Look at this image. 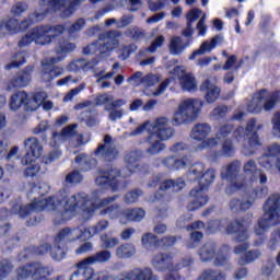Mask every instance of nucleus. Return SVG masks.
I'll list each match as a JSON object with an SVG mask.
<instances>
[{
    "instance_id": "nucleus-1",
    "label": "nucleus",
    "mask_w": 280,
    "mask_h": 280,
    "mask_svg": "<svg viewBox=\"0 0 280 280\" xmlns=\"http://www.w3.org/2000/svg\"><path fill=\"white\" fill-rule=\"evenodd\" d=\"M102 198V190H94L92 197L84 192L69 196V190L63 189L57 196L49 198H35L31 205L26 206V215L34 213V211H52L55 215V224H62L75 218L80 211L85 220H91L93 213L97 209L100 215H108L109 220H118L120 224H128V222H141L145 218V210L142 208L120 209L119 205L115 202L119 196Z\"/></svg>"
},
{
    "instance_id": "nucleus-2",
    "label": "nucleus",
    "mask_w": 280,
    "mask_h": 280,
    "mask_svg": "<svg viewBox=\"0 0 280 280\" xmlns=\"http://www.w3.org/2000/svg\"><path fill=\"white\" fill-rule=\"evenodd\" d=\"M242 163L234 161L221 170V178L226 183H230V187L226 188V194H233V191H245L247 200L241 201L240 199H233L230 202V209L232 211H248L255 200L258 198H266L268 196V187L264 186L268 183V177L261 171L257 170L255 161L249 160L245 163L243 170L244 174L240 175ZM260 183L261 186L255 184Z\"/></svg>"
},
{
    "instance_id": "nucleus-3",
    "label": "nucleus",
    "mask_w": 280,
    "mask_h": 280,
    "mask_svg": "<svg viewBox=\"0 0 280 280\" xmlns=\"http://www.w3.org/2000/svg\"><path fill=\"white\" fill-rule=\"evenodd\" d=\"M141 153L139 151L129 152L126 158L127 167L121 172L117 168H109L108 171H101L96 177L97 187H110L113 191H121L126 189V182L124 178L132 176L135 172H139V159Z\"/></svg>"
},
{
    "instance_id": "nucleus-4",
    "label": "nucleus",
    "mask_w": 280,
    "mask_h": 280,
    "mask_svg": "<svg viewBox=\"0 0 280 280\" xmlns=\"http://www.w3.org/2000/svg\"><path fill=\"white\" fill-rule=\"evenodd\" d=\"M261 128H264L261 124L257 125L255 119H250L247 122L246 129L238 127L233 132L237 143L242 144V154L245 156H253L257 149L261 148V140H259V135H257V130H261Z\"/></svg>"
},
{
    "instance_id": "nucleus-5",
    "label": "nucleus",
    "mask_w": 280,
    "mask_h": 280,
    "mask_svg": "<svg viewBox=\"0 0 280 280\" xmlns=\"http://www.w3.org/2000/svg\"><path fill=\"white\" fill-rule=\"evenodd\" d=\"M65 33L62 25H39L28 31L19 42V47H27L35 43V45H51L58 36Z\"/></svg>"
},
{
    "instance_id": "nucleus-6",
    "label": "nucleus",
    "mask_w": 280,
    "mask_h": 280,
    "mask_svg": "<svg viewBox=\"0 0 280 280\" xmlns=\"http://www.w3.org/2000/svg\"><path fill=\"white\" fill-rule=\"evenodd\" d=\"M264 214L255 226L258 237H264L271 226L280 224V195H271L262 207Z\"/></svg>"
},
{
    "instance_id": "nucleus-7",
    "label": "nucleus",
    "mask_w": 280,
    "mask_h": 280,
    "mask_svg": "<svg viewBox=\"0 0 280 280\" xmlns=\"http://www.w3.org/2000/svg\"><path fill=\"white\" fill-rule=\"evenodd\" d=\"M144 132H155L161 141H170L174 137V128L170 125V118L161 116L153 121L147 120L129 133V137H141Z\"/></svg>"
},
{
    "instance_id": "nucleus-8",
    "label": "nucleus",
    "mask_w": 280,
    "mask_h": 280,
    "mask_svg": "<svg viewBox=\"0 0 280 280\" xmlns=\"http://www.w3.org/2000/svg\"><path fill=\"white\" fill-rule=\"evenodd\" d=\"M215 170L206 168L203 174L199 180H197L199 188H195L190 191V202L188 205V211H196V209H200V207H205L209 202V197L207 196V191L209 186L215 180Z\"/></svg>"
},
{
    "instance_id": "nucleus-9",
    "label": "nucleus",
    "mask_w": 280,
    "mask_h": 280,
    "mask_svg": "<svg viewBox=\"0 0 280 280\" xmlns=\"http://www.w3.org/2000/svg\"><path fill=\"white\" fill-rule=\"evenodd\" d=\"M73 49H75V44L62 42L56 49L59 56L57 58L52 57L50 59H45L42 62V80L44 82H51V80H55V78H59V75H62L65 73V70L62 68H54L52 65H56V62H60V60L65 58L66 54H70V51H73Z\"/></svg>"
},
{
    "instance_id": "nucleus-10",
    "label": "nucleus",
    "mask_w": 280,
    "mask_h": 280,
    "mask_svg": "<svg viewBox=\"0 0 280 280\" xmlns=\"http://www.w3.org/2000/svg\"><path fill=\"white\" fill-rule=\"evenodd\" d=\"M119 36H121L119 31L103 33L100 35L97 42H94L83 48V54L85 56H91L93 54L106 56L108 51H113V49H117V47H119Z\"/></svg>"
},
{
    "instance_id": "nucleus-11",
    "label": "nucleus",
    "mask_w": 280,
    "mask_h": 280,
    "mask_svg": "<svg viewBox=\"0 0 280 280\" xmlns=\"http://www.w3.org/2000/svg\"><path fill=\"white\" fill-rule=\"evenodd\" d=\"M203 103L198 98H186L182 101L172 118L173 126H183L187 121H194L200 115Z\"/></svg>"
},
{
    "instance_id": "nucleus-12",
    "label": "nucleus",
    "mask_w": 280,
    "mask_h": 280,
    "mask_svg": "<svg viewBox=\"0 0 280 280\" xmlns=\"http://www.w3.org/2000/svg\"><path fill=\"white\" fill-rule=\"evenodd\" d=\"M172 254H158L152 259V266L159 272L168 270L165 280H185V278L180 277L177 272L180 268H187V266L194 264V260L184 259L180 264L174 266V264H172Z\"/></svg>"
},
{
    "instance_id": "nucleus-13",
    "label": "nucleus",
    "mask_w": 280,
    "mask_h": 280,
    "mask_svg": "<svg viewBox=\"0 0 280 280\" xmlns=\"http://www.w3.org/2000/svg\"><path fill=\"white\" fill-rule=\"evenodd\" d=\"M280 103V91L268 92L261 90L254 94L252 101L247 104V112L257 115L261 110H272Z\"/></svg>"
},
{
    "instance_id": "nucleus-14",
    "label": "nucleus",
    "mask_w": 280,
    "mask_h": 280,
    "mask_svg": "<svg viewBox=\"0 0 280 280\" xmlns=\"http://www.w3.org/2000/svg\"><path fill=\"white\" fill-rule=\"evenodd\" d=\"M45 11L43 9L36 10L34 13L28 15V18L19 23L16 19H5L0 21V34H16V32H23L27 30L32 23H38L45 19Z\"/></svg>"
},
{
    "instance_id": "nucleus-15",
    "label": "nucleus",
    "mask_w": 280,
    "mask_h": 280,
    "mask_svg": "<svg viewBox=\"0 0 280 280\" xmlns=\"http://www.w3.org/2000/svg\"><path fill=\"white\" fill-rule=\"evenodd\" d=\"M95 280H159L150 268H133L129 271L120 272L114 277L106 271H102L98 276H95Z\"/></svg>"
},
{
    "instance_id": "nucleus-16",
    "label": "nucleus",
    "mask_w": 280,
    "mask_h": 280,
    "mask_svg": "<svg viewBox=\"0 0 280 280\" xmlns=\"http://www.w3.org/2000/svg\"><path fill=\"white\" fill-rule=\"evenodd\" d=\"M91 240V234L86 232V228H65L55 237V244H73L75 242H85Z\"/></svg>"
},
{
    "instance_id": "nucleus-17",
    "label": "nucleus",
    "mask_w": 280,
    "mask_h": 280,
    "mask_svg": "<svg viewBox=\"0 0 280 280\" xmlns=\"http://www.w3.org/2000/svg\"><path fill=\"white\" fill-rule=\"evenodd\" d=\"M208 135H211V125L209 124H198L192 128L190 137L195 141H202L196 148L197 151L206 150V148H215V145H218V140H215V138L205 140Z\"/></svg>"
},
{
    "instance_id": "nucleus-18",
    "label": "nucleus",
    "mask_w": 280,
    "mask_h": 280,
    "mask_svg": "<svg viewBox=\"0 0 280 280\" xmlns=\"http://www.w3.org/2000/svg\"><path fill=\"white\" fill-rule=\"evenodd\" d=\"M77 130L78 125L73 124L65 127L60 133L54 132L49 141L50 148H57V145H60L63 141H69L70 139L77 141L74 144L75 148H78V145H82V135H78Z\"/></svg>"
},
{
    "instance_id": "nucleus-19",
    "label": "nucleus",
    "mask_w": 280,
    "mask_h": 280,
    "mask_svg": "<svg viewBox=\"0 0 280 280\" xmlns=\"http://www.w3.org/2000/svg\"><path fill=\"white\" fill-rule=\"evenodd\" d=\"M26 154L21 159L22 165H30L36 163L43 156V144L37 138L31 137L24 141Z\"/></svg>"
},
{
    "instance_id": "nucleus-20",
    "label": "nucleus",
    "mask_w": 280,
    "mask_h": 280,
    "mask_svg": "<svg viewBox=\"0 0 280 280\" xmlns=\"http://www.w3.org/2000/svg\"><path fill=\"white\" fill-rule=\"evenodd\" d=\"M51 275V269L44 267L39 262H35L33 265H28L18 269V279L23 280L27 279V277H32L35 280L47 279Z\"/></svg>"
},
{
    "instance_id": "nucleus-21",
    "label": "nucleus",
    "mask_w": 280,
    "mask_h": 280,
    "mask_svg": "<svg viewBox=\"0 0 280 280\" xmlns=\"http://www.w3.org/2000/svg\"><path fill=\"white\" fill-rule=\"evenodd\" d=\"M218 246L215 243H206L200 249H199V257L201 261H211V259L214 258V266H226V261H229V258L224 256L222 253L217 252Z\"/></svg>"
},
{
    "instance_id": "nucleus-22",
    "label": "nucleus",
    "mask_w": 280,
    "mask_h": 280,
    "mask_svg": "<svg viewBox=\"0 0 280 280\" xmlns=\"http://www.w3.org/2000/svg\"><path fill=\"white\" fill-rule=\"evenodd\" d=\"M81 0H51L49 2L50 12H60L62 19H69L78 9Z\"/></svg>"
},
{
    "instance_id": "nucleus-23",
    "label": "nucleus",
    "mask_w": 280,
    "mask_h": 280,
    "mask_svg": "<svg viewBox=\"0 0 280 280\" xmlns=\"http://www.w3.org/2000/svg\"><path fill=\"white\" fill-rule=\"evenodd\" d=\"M278 159H280V144L273 143L267 148L266 153L259 159V165L268 172H277Z\"/></svg>"
},
{
    "instance_id": "nucleus-24",
    "label": "nucleus",
    "mask_w": 280,
    "mask_h": 280,
    "mask_svg": "<svg viewBox=\"0 0 280 280\" xmlns=\"http://www.w3.org/2000/svg\"><path fill=\"white\" fill-rule=\"evenodd\" d=\"M171 73L174 78L179 80V84L183 91H196L198 89L196 78H194V74L187 73L183 66L174 68Z\"/></svg>"
},
{
    "instance_id": "nucleus-25",
    "label": "nucleus",
    "mask_w": 280,
    "mask_h": 280,
    "mask_svg": "<svg viewBox=\"0 0 280 280\" xmlns=\"http://www.w3.org/2000/svg\"><path fill=\"white\" fill-rule=\"evenodd\" d=\"M233 130V125H225L219 128V131L217 132V137L214 138L215 141H223L222 144V154L223 156H233L235 154V145H233V142L231 140L226 139L229 135H231V131Z\"/></svg>"
},
{
    "instance_id": "nucleus-26",
    "label": "nucleus",
    "mask_w": 280,
    "mask_h": 280,
    "mask_svg": "<svg viewBox=\"0 0 280 280\" xmlns=\"http://www.w3.org/2000/svg\"><path fill=\"white\" fill-rule=\"evenodd\" d=\"M224 43V37L222 35H217L211 37L210 39H206L201 43L199 49L195 50L190 56L189 60H196L197 56H205V54H211L218 45H222Z\"/></svg>"
},
{
    "instance_id": "nucleus-27",
    "label": "nucleus",
    "mask_w": 280,
    "mask_h": 280,
    "mask_svg": "<svg viewBox=\"0 0 280 280\" xmlns=\"http://www.w3.org/2000/svg\"><path fill=\"white\" fill-rule=\"evenodd\" d=\"M32 71L34 67L30 66L22 71L18 77H14L7 83V91H14V89H23L32 82Z\"/></svg>"
},
{
    "instance_id": "nucleus-28",
    "label": "nucleus",
    "mask_w": 280,
    "mask_h": 280,
    "mask_svg": "<svg viewBox=\"0 0 280 280\" xmlns=\"http://www.w3.org/2000/svg\"><path fill=\"white\" fill-rule=\"evenodd\" d=\"M250 226V220H236L228 225V233H236V242H246L248 240L247 229Z\"/></svg>"
},
{
    "instance_id": "nucleus-29",
    "label": "nucleus",
    "mask_w": 280,
    "mask_h": 280,
    "mask_svg": "<svg viewBox=\"0 0 280 280\" xmlns=\"http://www.w3.org/2000/svg\"><path fill=\"white\" fill-rule=\"evenodd\" d=\"M97 106H105V110H113V108H121L126 106L128 101L124 98L115 100V96L112 94H101L95 98Z\"/></svg>"
},
{
    "instance_id": "nucleus-30",
    "label": "nucleus",
    "mask_w": 280,
    "mask_h": 280,
    "mask_svg": "<svg viewBox=\"0 0 280 280\" xmlns=\"http://www.w3.org/2000/svg\"><path fill=\"white\" fill-rule=\"evenodd\" d=\"M95 154L105 161H113L117 156V149H115L110 136H105L104 144L97 148Z\"/></svg>"
},
{
    "instance_id": "nucleus-31",
    "label": "nucleus",
    "mask_w": 280,
    "mask_h": 280,
    "mask_svg": "<svg viewBox=\"0 0 280 280\" xmlns=\"http://www.w3.org/2000/svg\"><path fill=\"white\" fill-rule=\"evenodd\" d=\"M200 91L206 92L205 100L208 104H213L220 100V93L222 90L215 84V82L211 81V79L206 80L201 86Z\"/></svg>"
},
{
    "instance_id": "nucleus-32",
    "label": "nucleus",
    "mask_w": 280,
    "mask_h": 280,
    "mask_svg": "<svg viewBox=\"0 0 280 280\" xmlns=\"http://www.w3.org/2000/svg\"><path fill=\"white\" fill-rule=\"evenodd\" d=\"M77 268L78 270L70 277V280H95V277L103 272L94 273L93 268L89 267V265L82 266V261L77 264Z\"/></svg>"
},
{
    "instance_id": "nucleus-33",
    "label": "nucleus",
    "mask_w": 280,
    "mask_h": 280,
    "mask_svg": "<svg viewBox=\"0 0 280 280\" xmlns=\"http://www.w3.org/2000/svg\"><path fill=\"white\" fill-rule=\"evenodd\" d=\"M147 141L149 143V148L147 149V154L154 155V154H161L163 150H165L166 145L163 143V141L167 140H161L156 137V132L149 133Z\"/></svg>"
},
{
    "instance_id": "nucleus-34",
    "label": "nucleus",
    "mask_w": 280,
    "mask_h": 280,
    "mask_svg": "<svg viewBox=\"0 0 280 280\" xmlns=\"http://www.w3.org/2000/svg\"><path fill=\"white\" fill-rule=\"evenodd\" d=\"M156 185H160L161 191H165L167 189H173V191H180V189H184L185 187V180L180 178L175 182L172 179H166L165 182L161 183V179L156 178V180H153L150 184V187H156Z\"/></svg>"
},
{
    "instance_id": "nucleus-35",
    "label": "nucleus",
    "mask_w": 280,
    "mask_h": 280,
    "mask_svg": "<svg viewBox=\"0 0 280 280\" xmlns=\"http://www.w3.org/2000/svg\"><path fill=\"white\" fill-rule=\"evenodd\" d=\"M110 257H113V254H110L109 250L104 249L81 260V266H88V268H91L93 264H106V261H110Z\"/></svg>"
},
{
    "instance_id": "nucleus-36",
    "label": "nucleus",
    "mask_w": 280,
    "mask_h": 280,
    "mask_svg": "<svg viewBox=\"0 0 280 280\" xmlns=\"http://www.w3.org/2000/svg\"><path fill=\"white\" fill-rule=\"evenodd\" d=\"M191 46V39H188L186 45L183 44V38L180 37H172L170 42V52L173 56H180L187 49V47Z\"/></svg>"
},
{
    "instance_id": "nucleus-37",
    "label": "nucleus",
    "mask_w": 280,
    "mask_h": 280,
    "mask_svg": "<svg viewBox=\"0 0 280 280\" xmlns=\"http://www.w3.org/2000/svg\"><path fill=\"white\" fill-rule=\"evenodd\" d=\"M25 102H27V93L25 91H20L10 97L9 108L10 110L16 112L22 106H25Z\"/></svg>"
},
{
    "instance_id": "nucleus-38",
    "label": "nucleus",
    "mask_w": 280,
    "mask_h": 280,
    "mask_svg": "<svg viewBox=\"0 0 280 280\" xmlns=\"http://www.w3.org/2000/svg\"><path fill=\"white\" fill-rule=\"evenodd\" d=\"M133 255H137V247L130 243L122 244L116 249V257L118 259H130Z\"/></svg>"
},
{
    "instance_id": "nucleus-39",
    "label": "nucleus",
    "mask_w": 280,
    "mask_h": 280,
    "mask_svg": "<svg viewBox=\"0 0 280 280\" xmlns=\"http://www.w3.org/2000/svg\"><path fill=\"white\" fill-rule=\"evenodd\" d=\"M141 244L145 248V250H154V248L161 246V242L156 235L152 233H145L141 237Z\"/></svg>"
},
{
    "instance_id": "nucleus-40",
    "label": "nucleus",
    "mask_w": 280,
    "mask_h": 280,
    "mask_svg": "<svg viewBox=\"0 0 280 280\" xmlns=\"http://www.w3.org/2000/svg\"><path fill=\"white\" fill-rule=\"evenodd\" d=\"M75 163H78L83 170V172H89V170H93L95 165H97V161L95 159H91L86 154H80L75 158Z\"/></svg>"
},
{
    "instance_id": "nucleus-41",
    "label": "nucleus",
    "mask_w": 280,
    "mask_h": 280,
    "mask_svg": "<svg viewBox=\"0 0 280 280\" xmlns=\"http://www.w3.org/2000/svg\"><path fill=\"white\" fill-rule=\"evenodd\" d=\"M206 170L207 168H206L203 163L197 162V163L192 164L189 167V171H188V174H187L188 180H197L198 182Z\"/></svg>"
},
{
    "instance_id": "nucleus-42",
    "label": "nucleus",
    "mask_w": 280,
    "mask_h": 280,
    "mask_svg": "<svg viewBox=\"0 0 280 280\" xmlns=\"http://www.w3.org/2000/svg\"><path fill=\"white\" fill-rule=\"evenodd\" d=\"M108 226H110V223L108 222V220H101L95 225L89 229H85V233L90 234V240H91L93 235H100V233H104V231H106Z\"/></svg>"
},
{
    "instance_id": "nucleus-43",
    "label": "nucleus",
    "mask_w": 280,
    "mask_h": 280,
    "mask_svg": "<svg viewBox=\"0 0 280 280\" xmlns=\"http://www.w3.org/2000/svg\"><path fill=\"white\" fill-rule=\"evenodd\" d=\"M25 56H27V52L22 51L18 52L12 57L11 63H8L5 66L7 70L14 69L16 67H21L22 65H25Z\"/></svg>"
},
{
    "instance_id": "nucleus-44",
    "label": "nucleus",
    "mask_w": 280,
    "mask_h": 280,
    "mask_svg": "<svg viewBox=\"0 0 280 280\" xmlns=\"http://www.w3.org/2000/svg\"><path fill=\"white\" fill-rule=\"evenodd\" d=\"M113 75H115V72L104 73V71H101L95 74V78H97L96 82L101 84V89H110V82L104 80H108L113 78Z\"/></svg>"
},
{
    "instance_id": "nucleus-45",
    "label": "nucleus",
    "mask_w": 280,
    "mask_h": 280,
    "mask_svg": "<svg viewBox=\"0 0 280 280\" xmlns=\"http://www.w3.org/2000/svg\"><path fill=\"white\" fill-rule=\"evenodd\" d=\"M60 156H62V151L59 149H54L48 154H46L42 158V162L45 165H51V163H54V161H58V159H60Z\"/></svg>"
},
{
    "instance_id": "nucleus-46",
    "label": "nucleus",
    "mask_w": 280,
    "mask_h": 280,
    "mask_svg": "<svg viewBox=\"0 0 280 280\" xmlns=\"http://www.w3.org/2000/svg\"><path fill=\"white\" fill-rule=\"evenodd\" d=\"M228 222L226 220H215L208 223L207 231L208 233H215V231H226Z\"/></svg>"
},
{
    "instance_id": "nucleus-47",
    "label": "nucleus",
    "mask_w": 280,
    "mask_h": 280,
    "mask_svg": "<svg viewBox=\"0 0 280 280\" xmlns=\"http://www.w3.org/2000/svg\"><path fill=\"white\" fill-rule=\"evenodd\" d=\"M26 168L24 171V176H26L27 178H34V176H38V174L40 173V164L39 163H31V164H26Z\"/></svg>"
},
{
    "instance_id": "nucleus-48",
    "label": "nucleus",
    "mask_w": 280,
    "mask_h": 280,
    "mask_svg": "<svg viewBox=\"0 0 280 280\" xmlns=\"http://www.w3.org/2000/svg\"><path fill=\"white\" fill-rule=\"evenodd\" d=\"M14 266H12V262L10 260L4 259L0 261V280L5 279L10 272H12V269Z\"/></svg>"
},
{
    "instance_id": "nucleus-49",
    "label": "nucleus",
    "mask_w": 280,
    "mask_h": 280,
    "mask_svg": "<svg viewBox=\"0 0 280 280\" xmlns=\"http://www.w3.org/2000/svg\"><path fill=\"white\" fill-rule=\"evenodd\" d=\"M101 242L104 248H115L119 244V238L103 234L101 235Z\"/></svg>"
},
{
    "instance_id": "nucleus-50",
    "label": "nucleus",
    "mask_w": 280,
    "mask_h": 280,
    "mask_svg": "<svg viewBox=\"0 0 280 280\" xmlns=\"http://www.w3.org/2000/svg\"><path fill=\"white\" fill-rule=\"evenodd\" d=\"M159 80L160 78L156 74H147L142 78V85L144 89H150L154 84H159Z\"/></svg>"
},
{
    "instance_id": "nucleus-51",
    "label": "nucleus",
    "mask_w": 280,
    "mask_h": 280,
    "mask_svg": "<svg viewBox=\"0 0 280 280\" xmlns=\"http://www.w3.org/2000/svg\"><path fill=\"white\" fill-rule=\"evenodd\" d=\"M141 196H143V191L141 190L129 191L125 196V202L127 205H135V202L141 198Z\"/></svg>"
},
{
    "instance_id": "nucleus-52",
    "label": "nucleus",
    "mask_w": 280,
    "mask_h": 280,
    "mask_svg": "<svg viewBox=\"0 0 280 280\" xmlns=\"http://www.w3.org/2000/svg\"><path fill=\"white\" fill-rule=\"evenodd\" d=\"M164 44H165V36L160 35L154 38V40L151 43V46L147 49V51H149L150 54H154V51L163 47Z\"/></svg>"
},
{
    "instance_id": "nucleus-53",
    "label": "nucleus",
    "mask_w": 280,
    "mask_h": 280,
    "mask_svg": "<svg viewBox=\"0 0 280 280\" xmlns=\"http://www.w3.org/2000/svg\"><path fill=\"white\" fill-rule=\"evenodd\" d=\"M260 256H261L260 250H249L248 253H246L245 259L240 260V264L241 265L252 264V261H255V259H259Z\"/></svg>"
},
{
    "instance_id": "nucleus-54",
    "label": "nucleus",
    "mask_w": 280,
    "mask_h": 280,
    "mask_svg": "<svg viewBox=\"0 0 280 280\" xmlns=\"http://www.w3.org/2000/svg\"><path fill=\"white\" fill-rule=\"evenodd\" d=\"M83 177L80 172L74 171L66 176V183L69 185H78V183H82Z\"/></svg>"
},
{
    "instance_id": "nucleus-55",
    "label": "nucleus",
    "mask_w": 280,
    "mask_h": 280,
    "mask_svg": "<svg viewBox=\"0 0 280 280\" xmlns=\"http://www.w3.org/2000/svg\"><path fill=\"white\" fill-rule=\"evenodd\" d=\"M28 7L25 2H18L11 8V14H14V16H21L23 12H27Z\"/></svg>"
},
{
    "instance_id": "nucleus-56",
    "label": "nucleus",
    "mask_w": 280,
    "mask_h": 280,
    "mask_svg": "<svg viewBox=\"0 0 280 280\" xmlns=\"http://www.w3.org/2000/svg\"><path fill=\"white\" fill-rule=\"evenodd\" d=\"M127 82L129 84H131V86H141V84H143V72L138 71L136 73H133L128 80Z\"/></svg>"
},
{
    "instance_id": "nucleus-57",
    "label": "nucleus",
    "mask_w": 280,
    "mask_h": 280,
    "mask_svg": "<svg viewBox=\"0 0 280 280\" xmlns=\"http://www.w3.org/2000/svg\"><path fill=\"white\" fill-rule=\"evenodd\" d=\"M228 113L229 107L224 105H219L211 112V117H214L215 119H221V117H226Z\"/></svg>"
},
{
    "instance_id": "nucleus-58",
    "label": "nucleus",
    "mask_w": 280,
    "mask_h": 280,
    "mask_svg": "<svg viewBox=\"0 0 280 280\" xmlns=\"http://www.w3.org/2000/svg\"><path fill=\"white\" fill-rule=\"evenodd\" d=\"M86 88V83H81L78 88L72 89L66 96L63 97V102H71L75 95H79L81 91H84Z\"/></svg>"
},
{
    "instance_id": "nucleus-59",
    "label": "nucleus",
    "mask_w": 280,
    "mask_h": 280,
    "mask_svg": "<svg viewBox=\"0 0 280 280\" xmlns=\"http://www.w3.org/2000/svg\"><path fill=\"white\" fill-rule=\"evenodd\" d=\"M136 51H137L136 45L125 46L120 50L119 58H121V60H126V59L130 58V55L135 54Z\"/></svg>"
},
{
    "instance_id": "nucleus-60",
    "label": "nucleus",
    "mask_w": 280,
    "mask_h": 280,
    "mask_svg": "<svg viewBox=\"0 0 280 280\" xmlns=\"http://www.w3.org/2000/svg\"><path fill=\"white\" fill-rule=\"evenodd\" d=\"M50 255L52 259H55L56 261H60L61 259H65V249L56 244L54 248L50 249Z\"/></svg>"
},
{
    "instance_id": "nucleus-61",
    "label": "nucleus",
    "mask_w": 280,
    "mask_h": 280,
    "mask_svg": "<svg viewBox=\"0 0 280 280\" xmlns=\"http://www.w3.org/2000/svg\"><path fill=\"white\" fill-rule=\"evenodd\" d=\"M24 106L26 110H38V108H40V105L38 104L36 98L34 96L30 98L28 94H27V100L24 103Z\"/></svg>"
},
{
    "instance_id": "nucleus-62",
    "label": "nucleus",
    "mask_w": 280,
    "mask_h": 280,
    "mask_svg": "<svg viewBox=\"0 0 280 280\" xmlns=\"http://www.w3.org/2000/svg\"><path fill=\"white\" fill-rule=\"evenodd\" d=\"M206 21L207 14H202L196 27V30L198 31V36H207V25L205 24Z\"/></svg>"
},
{
    "instance_id": "nucleus-63",
    "label": "nucleus",
    "mask_w": 280,
    "mask_h": 280,
    "mask_svg": "<svg viewBox=\"0 0 280 280\" xmlns=\"http://www.w3.org/2000/svg\"><path fill=\"white\" fill-rule=\"evenodd\" d=\"M32 194H38L39 196H45V194H49V184L40 183L39 186H35L32 189Z\"/></svg>"
},
{
    "instance_id": "nucleus-64",
    "label": "nucleus",
    "mask_w": 280,
    "mask_h": 280,
    "mask_svg": "<svg viewBox=\"0 0 280 280\" xmlns=\"http://www.w3.org/2000/svg\"><path fill=\"white\" fill-rule=\"evenodd\" d=\"M273 135L280 139V113L275 114L272 119Z\"/></svg>"
}]
</instances>
